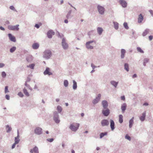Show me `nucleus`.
I'll return each instance as SVG.
<instances>
[{
    "label": "nucleus",
    "mask_w": 153,
    "mask_h": 153,
    "mask_svg": "<svg viewBox=\"0 0 153 153\" xmlns=\"http://www.w3.org/2000/svg\"><path fill=\"white\" fill-rule=\"evenodd\" d=\"M5 65L4 64L2 63H0V68H2L4 67Z\"/></svg>",
    "instance_id": "nucleus-54"
},
{
    "label": "nucleus",
    "mask_w": 153,
    "mask_h": 153,
    "mask_svg": "<svg viewBox=\"0 0 153 153\" xmlns=\"http://www.w3.org/2000/svg\"><path fill=\"white\" fill-rule=\"evenodd\" d=\"M79 123H73L71 124L69 128L73 131H76L79 128Z\"/></svg>",
    "instance_id": "nucleus-2"
},
{
    "label": "nucleus",
    "mask_w": 153,
    "mask_h": 153,
    "mask_svg": "<svg viewBox=\"0 0 153 153\" xmlns=\"http://www.w3.org/2000/svg\"><path fill=\"white\" fill-rule=\"evenodd\" d=\"M16 144H15V143H13L12 146V149H13V148H14L15 146V145H16Z\"/></svg>",
    "instance_id": "nucleus-63"
},
{
    "label": "nucleus",
    "mask_w": 153,
    "mask_h": 153,
    "mask_svg": "<svg viewBox=\"0 0 153 153\" xmlns=\"http://www.w3.org/2000/svg\"><path fill=\"white\" fill-rule=\"evenodd\" d=\"M18 95L20 97H23L24 96V95L23 94V93L21 92H19L18 94Z\"/></svg>",
    "instance_id": "nucleus-47"
},
{
    "label": "nucleus",
    "mask_w": 153,
    "mask_h": 153,
    "mask_svg": "<svg viewBox=\"0 0 153 153\" xmlns=\"http://www.w3.org/2000/svg\"><path fill=\"white\" fill-rule=\"evenodd\" d=\"M47 140L50 142H52L53 140L54 139L53 138H48L47 139Z\"/></svg>",
    "instance_id": "nucleus-51"
},
{
    "label": "nucleus",
    "mask_w": 153,
    "mask_h": 153,
    "mask_svg": "<svg viewBox=\"0 0 153 153\" xmlns=\"http://www.w3.org/2000/svg\"><path fill=\"white\" fill-rule=\"evenodd\" d=\"M98 33L99 35H100L102 33L103 30L102 28L100 27H98L97 29Z\"/></svg>",
    "instance_id": "nucleus-26"
},
{
    "label": "nucleus",
    "mask_w": 153,
    "mask_h": 153,
    "mask_svg": "<svg viewBox=\"0 0 153 153\" xmlns=\"http://www.w3.org/2000/svg\"><path fill=\"white\" fill-rule=\"evenodd\" d=\"M8 36L9 39L12 42H15L16 41V39L15 37L13 36L11 33H9L8 34Z\"/></svg>",
    "instance_id": "nucleus-15"
},
{
    "label": "nucleus",
    "mask_w": 153,
    "mask_h": 153,
    "mask_svg": "<svg viewBox=\"0 0 153 153\" xmlns=\"http://www.w3.org/2000/svg\"><path fill=\"white\" fill-rule=\"evenodd\" d=\"M31 153H33L34 152L35 153H39V151L38 148L35 146L32 149H31L30 151Z\"/></svg>",
    "instance_id": "nucleus-19"
},
{
    "label": "nucleus",
    "mask_w": 153,
    "mask_h": 153,
    "mask_svg": "<svg viewBox=\"0 0 153 153\" xmlns=\"http://www.w3.org/2000/svg\"><path fill=\"white\" fill-rule=\"evenodd\" d=\"M26 59L27 62H30L33 59V57L31 56H29L27 57Z\"/></svg>",
    "instance_id": "nucleus-32"
},
{
    "label": "nucleus",
    "mask_w": 153,
    "mask_h": 153,
    "mask_svg": "<svg viewBox=\"0 0 153 153\" xmlns=\"http://www.w3.org/2000/svg\"><path fill=\"white\" fill-rule=\"evenodd\" d=\"M52 55L51 52L50 50H46L43 52V57L46 59H49Z\"/></svg>",
    "instance_id": "nucleus-1"
},
{
    "label": "nucleus",
    "mask_w": 153,
    "mask_h": 153,
    "mask_svg": "<svg viewBox=\"0 0 153 153\" xmlns=\"http://www.w3.org/2000/svg\"><path fill=\"white\" fill-rule=\"evenodd\" d=\"M71 12L72 10H70L68 12L66 15V18L67 19H68L71 18Z\"/></svg>",
    "instance_id": "nucleus-35"
},
{
    "label": "nucleus",
    "mask_w": 153,
    "mask_h": 153,
    "mask_svg": "<svg viewBox=\"0 0 153 153\" xmlns=\"http://www.w3.org/2000/svg\"><path fill=\"white\" fill-rule=\"evenodd\" d=\"M101 95L100 94H99L96 98L93 100L92 101V103L95 105L98 102L100 99Z\"/></svg>",
    "instance_id": "nucleus-8"
},
{
    "label": "nucleus",
    "mask_w": 153,
    "mask_h": 153,
    "mask_svg": "<svg viewBox=\"0 0 153 153\" xmlns=\"http://www.w3.org/2000/svg\"><path fill=\"white\" fill-rule=\"evenodd\" d=\"M91 67L93 69H94L97 67L95 66L93 63L91 64Z\"/></svg>",
    "instance_id": "nucleus-56"
},
{
    "label": "nucleus",
    "mask_w": 153,
    "mask_h": 153,
    "mask_svg": "<svg viewBox=\"0 0 153 153\" xmlns=\"http://www.w3.org/2000/svg\"><path fill=\"white\" fill-rule=\"evenodd\" d=\"M113 24L115 29L116 30H117L119 28L118 23L117 22H114Z\"/></svg>",
    "instance_id": "nucleus-31"
},
{
    "label": "nucleus",
    "mask_w": 153,
    "mask_h": 153,
    "mask_svg": "<svg viewBox=\"0 0 153 153\" xmlns=\"http://www.w3.org/2000/svg\"><path fill=\"white\" fill-rule=\"evenodd\" d=\"M124 69L128 72L129 71V65L127 63H125L124 65Z\"/></svg>",
    "instance_id": "nucleus-28"
},
{
    "label": "nucleus",
    "mask_w": 153,
    "mask_h": 153,
    "mask_svg": "<svg viewBox=\"0 0 153 153\" xmlns=\"http://www.w3.org/2000/svg\"><path fill=\"white\" fill-rule=\"evenodd\" d=\"M146 116V111H145L142 114V116L140 117V119L141 121H143L145 119Z\"/></svg>",
    "instance_id": "nucleus-21"
},
{
    "label": "nucleus",
    "mask_w": 153,
    "mask_h": 153,
    "mask_svg": "<svg viewBox=\"0 0 153 153\" xmlns=\"http://www.w3.org/2000/svg\"><path fill=\"white\" fill-rule=\"evenodd\" d=\"M25 85L27 87V88H28L30 90L32 91V88L30 87V85L28 84L27 83H25Z\"/></svg>",
    "instance_id": "nucleus-42"
},
{
    "label": "nucleus",
    "mask_w": 153,
    "mask_h": 153,
    "mask_svg": "<svg viewBox=\"0 0 153 153\" xmlns=\"http://www.w3.org/2000/svg\"><path fill=\"white\" fill-rule=\"evenodd\" d=\"M86 46L87 48L88 49H93V47L92 46L90 45L89 44L87 43H86Z\"/></svg>",
    "instance_id": "nucleus-37"
},
{
    "label": "nucleus",
    "mask_w": 153,
    "mask_h": 153,
    "mask_svg": "<svg viewBox=\"0 0 153 153\" xmlns=\"http://www.w3.org/2000/svg\"><path fill=\"white\" fill-rule=\"evenodd\" d=\"M35 27H36V28H37V29H38L39 28V27H40V26L38 24H36L35 25Z\"/></svg>",
    "instance_id": "nucleus-58"
},
{
    "label": "nucleus",
    "mask_w": 153,
    "mask_h": 153,
    "mask_svg": "<svg viewBox=\"0 0 153 153\" xmlns=\"http://www.w3.org/2000/svg\"><path fill=\"white\" fill-rule=\"evenodd\" d=\"M102 113L105 116H108L110 113V110L108 108L103 109L102 111Z\"/></svg>",
    "instance_id": "nucleus-9"
},
{
    "label": "nucleus",
    "mask_w": 153,
    "mask_h": 153,
    "mask_svg": "<svg viewBox=\"0 0 153 153\" xmlns=\"http://www.w3.org/2000/svg\"><path fill=\"white\" fill-rule=\"evenodd\" d=\"M68 85V82L67 80H65L64 81V85L65 87H67Z\"/></svg>",
    "instance_id": "nucleus-40"
},
{
    "label": "nucleus",
    "mask_w": 153,
    "mask_h": 153,
    "mask_svg": "<svg viewBox=\"0 0 153 153\" xmlns=\"http://www.w3.org/2000/svg\"><path fill=\"white\" fill-rule=\"evenodd\" d=\"M20 141V140L19 139H16V138H15V144H18Z\"/></svg>",
    "instance_id": "nucleus-49"
},
{
    "label": "nucleus",
    "mask_w": 153,
    "mask_h": 153,
    "mask_svg": "<svg viewBox=\"0 0 153 153\" xmlns=\"http://www.w3.org/2000/svg\"><path fill=\"white\" fill-rule=\"evenodd\" d=\"M109 122L107 119H103L101 120V124L102 127L107 126L109 125Z\"/></svg>",
    "instance_id": "nucleus-7"
},
{
    "label": "nucleus",
    "mask_w": 153,
    "mask_h": 153,
    "mask_svg": "<svg viewBox=\"0 0 153 153\" xmlns=\"http://www.w3.org/2000/svg\"><path fill=\"white\" fill-rule=\"evenodd\" d=\"M153 36L152 35H150V36H149V40H151L152 39H153Z\"/></svg>",
    "instance_id": "nucleus-60"
},
{
    "label": "nucleus",
    "mask_w": 153,
    "mask_h": 153,
    "mask_svg": "<svg viewBox=\"0 0 153 153\" xmlns=\"http://www.w3.org/2000/svg\"><path fill=\"white\" fill-rule=\"evenodd\" d=\"M108 134V132H102L100 133V139L102 138L105 136L107 135Z\"/></svg>",
    "instance_id": "nucleus-30"
},
{
    "label": "nucleus",
    "mask_w": 153,
    "mask_h": 153,
    "mask_svg": "<svg viewBox=\"0 0 153 153\" xmlns=\"http://www.w3.org/2000/svg\"><path fill=\"white\" fill-rule=\"evenodd\" d=\"M62 45L64 49L66 50L68 48V45L66 42L65 39L63 38L62 40Z\"/></svg>",
    "instance_id": "nucleus-4"
},
{
    "label": "nucleus",
    "mask_w": 153,
    "mask_h": 153,
    "mask_svg": "<svg viewBox=\"0 0 153 153\" xmlns=\"http://www.w3.org/2000/svg\"><path fill=\"white\" fill-rule=\"evenodd\" d=\"M149 11L151 15L152 16H153V11L152 10H149Z\"/></svg>",
    "instance_id": "nucleus-57"
},
{
    "label": "nucleus",
    "mask_w": 153,
    "mask_h": 153,
    "mask_svg": "<svg viewBox=\"0 0 153 153\" xmlns=\"http://www.w3.org/2000/svg\"><path fill=\"white\" fill-rule=\"evenodd\" d=\"M94 42V41L92 40V41H91L88 42L86 43H87L88 44H90V43H91L93 42Z\"/></svg>",
    "instance_id": "nucleus-61"
},
{
    "label": "nucleus",
    "mask_w": 153,
    "mask_h": 153,
    "mask_svg": "<svg viewBox=\"0 0 153 153\" xmlns=\"http://www.w3.org/2000/svg\"><path fill=\"white\" fill-rule=\"evenodd\" d=\"M119 121L120 123H122L123 121V116L121 114H120L119 115Z\"/></svg>",
    "instance_id": "nucleus-34"
},
{
    "label": "nucleus",
    "mask_w": 153,
    "mask_h": 153,
    "mask_svg": "<svg viewBox=\"0 0 153 153\" xmlns=\"http://www.w3.org/2000/svg\"><path fill=\"white\" fill-rule=\"evenodd\" d=\"M23 92L24 94L27 97H29L30 95L29 93L27 92V90L25 88L23 89Z\"/></svg>",
    "instance_id": "nucleus-29"
},
{
    "label": "nucleus",
    "mask_w": 153,
    "mask_h": 153,
    "mask_svg": "<svg viewBox=\"0 0 153 153\" xmlns=\"http://www.w3.org/2000/svg\"><path fill=\"white\" fill-rule=\"evenodd\" d=\"M42 129L39 127H36L34 129V133L38 135L41 134L42 133Z\"/></svg>",
    "instance_id": "nucleus-6"
},
{
    "label": "nucleus",
    "mask_w": 153,
    "mask_h": 153,
    "mask_svg": "<svg viewBox=\"0 0 153 153\" xmlns=\"http://www.w3.org/2000/svg\"><path fill=\"white\" fill-rule=\"evenodd\" d=\"M30 79L29 77H27L26 81L25 82V83H27V82H30Z\"/></svg>",
    "instance_id": "nucleus-53"
},
{
    "label": "nucleus",
    "mask_w": 153,
    "mask_h": 153,
    "mask_svg": "<svg viewBox=\"0 0 153 153\" xmlns=\"http://www.w3.org/2000/svg\"><path fill=\"white\" fill-rule=\"evenodd\" d=\"M149 31V29H146L143 33L142 35L143 36H145L148 33Z\"/></svg>",
    "instance_id": "nucleus-36"
},
{
    "label": "nucleus",
    "mask_w": 153,
    "mask_h": 153,
    "mask_svg": "<svg viewBox=\"0 0 153 153\" xmlns=\"http://www.w3.org/2000/svg\"><path fill=\"white\" fill-rule=\"evenodd\" d=\"M0 29L2 30H5V29L2 26H0Z\"/></svg>",
    "instance_id": "nucleus-64"
},
{
    "label": "nucleus",
    "mask_w": 153,
    "mask_h": 153,
    "mask_svg": "<svg viewBox=\"0 0 153 153\" xmlns=\"http://www.w3.org/2000/svg\"><path fill=\"white\" fill-rule=\"evenodd\" d=\"M97 8L99 13L101 14H103L105 11V8L102 6L98 5Z\"/></svg>",
    "instance_id": "nucleus-10"
},
{
    "label": "nucleus",
    "mask_w": 153,
    "mask_h": 153,
    "mask_svg": "<svg viewBox=\"0 0 153 153\" xmlns=\"http://www.w3.org/2000/svg\"><path fill=\"white\" fill-rule=\"evenodd\" d=\"M16 49V47L15 46L12 47L10 50V51L11 53H13L15 51Z\"/></svg>",
    "instance_id": "nucleus-39"
},
{
    "label": "nucleus",
    "mask_w": 153,
    "mask_h": 153,
    "mask_svg": "<svg viewBox=\"0 0 153 153\" xmlns=\"http://www.w3.org/2000/svg\"><path fill=\"white\" fill-rule=\"evenodd\" d=\"M137 51L140 53H144V51L141 49V48L139 47H137Z\"/></svg>",
    "instance_id": "nucleus-41"
},
{
    "label": "nucleus",
    "mask_w": 153,
    "mask_h": 153,
    "mask_svg": "<svg viewBox=\"0 0 153 153\" xmlns=\"http://www.w3.org/2000/svg\"><path fill=\"white\" fill-rule=\"evenodd\" d=\"M1 75L2 77L3 78H5L6 76V74L4 71L2 72H1Z\"/></svg>",
    "instance_id": "nucleus-44"
},
{
    "label": "nucleus",
    "mask_w": 153,
    "mask_h": 153,
    "mask_svg": "<svg viewBox=\"0 0 153 153\" xmlns=\"http://www.w3.org/2000/svg\"><path fill=\"white\" fill-rule=\"evenodd\" d=\"M39 44L37 43H35L33 44L32 48L34 50L38 49L39 47Z\"/></svg>",
    "instance_id": "nucleus-20"
},
{
    "label": "nucleus",
    "mask_w": 153,
    "mask_h": 153,
    "mask_svg": "<svg viewBox=\"0 0 153 153\" xmlns=\"http://www.w3.org/2000/svg\"><path fill=\"white\" fill-rule=\"evenodd\" d=\"M125 137L126 139L128 140L129 141H130L131 140V138L127 134L126 135Z\"/></svg>",
    "instance_id": "nucleus-46"
},
{
    "label": "nucleus",
    "mask_w": 153,
    "mask_h": 153,
    "mask_svg": "<svg viewBox=\"0 0 153 153\" xmlns=\"http://www.w3.org/2000/svg\"><path fill=\"white\" fill-rule=\"evenodd\" d=\"M102 104L104 109L107 108L108 106V103L106 100H103L102 102Z\"/></svg>",
    "instance_id": "nucleus-16"
},
{
    "label": "nucleus",
    "mask_w": 153,
    "mask_h": 153,
    "mask_svg": "<svg viewBox=\"0 0 153 153\" xmlns=\"http://www.w3.org/2000/svg\"><path fill=\"white\" fill-rule=\"evenodd\" d=\"M54 34V32L52 30H49L47 32V36L49 38H51L52 37V35Z\"/></svg>",
    "instance_id": "nucleus-12"
},
{
    "label": "nucleus",
    "mask_w": 153,
    "mask_h": 153,
    "mask_svg": "<svg viewBox=\"0 0 153 153\" xmlns=\"http://www.w3.org/2000/svg\"><path fill=\"white\" fill-rule=\"evenodd\" d=\"M50 68L48 67H47L45 70L43 74L44 75H48V76L52 75L53 73L50 71Z\"/></svg>",
    "instance_id": "nucleus-11"
},
{
    "label": "nucleus",
    "mask_w": 153,
    "mask_h": 153,
    "mask_svg": "<svg viewBox=\"0 0 153 153\" xmlns=\"http://www.w3.org/2000/svg\"><path fill=\"white\" fill-rule=\"evenodd\" d=\"M6 128L7 133H9L12 130V128L8 125L6 126Z\"/></svg>",
    "instance_id": "nucleus-27"
},
{
    "label": "nucleus",
    "mask_w": 153,
    "mask_h": 153,
    "mask_svg": "<svg viewBox=\"0 0 153 153\" xmlns=\"http://www.w3.org/2000/svg\"><path fill=\"white\" fill-rule=\"evenodd\" d=\"M110 126L112 131H113L115 129V123L114 120L111 119L110 120Z\"/></svg>",
    "instance_id": "nucleus-14"
},
{
    "label": "nucleus",
    "mask_w": 153,
    "mask_h": 153,
    "mask_svg": "<svg viewBox=\"0 0 153 153\" xmlns=\"http://www.w3.org/2000/svg\"><path fill=\"white\" fill-rule=\"evenodd\" d=\"M119 3L123 7L125 8L127 6V3L125 0H120Z\"/></svg>",
    "instance_id": "nucleus-13"
},
{
    "label": "nucleus",
    "mask_w": 153,
    "mask_h": 153,
    "mask_svg": "<svg viewBox=\"0 0 153 153\" xmlns=\"http://www.w3.org/2000/svg\"><path fill=\"white\" fill-rule=\"evenodd\" d=\"M5 98L8 100H10V96L8 95H6L5 96Z\"/></svg>",
    "instance_id": "nucleus-55"
},
{
    "label": "nucleus",
    "mask_w": 153,
    "mask_h": 153,
    "mask_svg": "<svg viewBox=\"0 0 153 153\" xmlns=\"http://www.w3.org/2000/svg\"><path fill=\"white\" fill-rule=\"evenodd\" d=\"M110 83L111 85L113 86L114 88H116L118 85V82L114 80H111L110 81Z\"/></svg>",
    "instance_id": "nucleus-18"
},
{
    "label": "nucleus",
    "mask_w": 153,
    "mask_h": 153,
    "mask_svg": "<svg viewBox=\"0 0 153 153\" xmlns=\"http://www.w3.org/2000/svg\"><path fill=\"white\" fill-rule=\"evenodd\" d=\"M134 117H133L129 120V127L131 128L134 123Z\"/></svg>",
    "instance_id": "nucleus-24"
},
{
    "label": "nucleus",
    "mask_w": 153,
    "mask_h": 153,
    "mask_svg": "<svg viewBox=\"0 0 153 153\" xmlns=\"http://www.w3.org/2000/svg\"><path fill=\"white\" fill-rule=\"evenodd\" d=\"M35 65L34 64H31L27 65V67L31 69H33Z\"/></svg>",
    "instance_id": "nucleus-38"
},
{
    "label": "nucleus",
    "mask_w": 153,
    "mask_h": 153,
    "mask_svg": "<svg viewBox=\"0 0 153 153\" xmlns=\"http://www.w3.org/2000/svg\"><path fill=\"white\" fill-rule=\"evenodd\" d=\"M121 55L120 57L121 59H123L124 58L125 55L126 53L125 50L123 49H122L121 50Z\"/></svg>",
    "instance_id": "nucleus-17"
},
{
    "label": "nucleus",
    "mask_w": 153,
    "mask_h": 153,
    "mask_svg": "<svg viewBox=\"0 0 153 153\" xmlns=\"http://www.w3.org/2000/svg\"><path fill=\"white\" fill-rule=\"evenodd\" d=\"M123 26L126 29H128L129 28L128 27V25L127 23L125 22L123 24Z\"/></svg>",
    "instance_id": "nucleus-43"
},
{
    "label": "nucleus",
    "mask_w": 153,
    "mask_h": 153,
    "mask_svg": "<svg viewBox=\"0 0 153 153\" xmlns=\"http://www.w3.org/2000/svg\"><path fill=\"white\" fill-rule=\"evenodd\" d=\"M127 105L126 103H124L121 106V109L122 111V112L124 113L126 109Z\"/></svg>",
    "instance_id": "nucleus-22"
},
{
    "label": "nucleus",
    "mask_w": 153,
    "mask_h": 153,
    "mask_svg": "<svg viewBox=\"0 0 153 153\" xmlns=\"http://www.w3.org/2000/svg\"><path fill=\"white\" fill-rule=\"evenodd\" d=\"M57 109L58 111V113H60L62 111V108L60 105H58L57 108Z\"/></svg>",
    "instance_id": "nucleus-33"
},
{
    "label": "nucleus",
    "mask_w": 153,
    "mask_h": 153,
    "mask_svg": "<svg viewBox=\"0 0 153 153\" xmlns=\"http://www.w3.org/2000/svg\"><path fill=\"white\" fill-rule=\"evenodd\" d=\"M19 25H9L8 27V28L9 30H16L18 31L19 30V28L18 27Z\"/></svg>",
    "instance_id": "nucleus-5"
},
{
    "label": "nucleus",
    "mask_w": 153,
    "mask_h": 153,
    "mask_svg": "<svg viewBox=\"0 0 153 153\" xmlns=\"http://www.w3.org/2000/svg\"><path fill=\"white\" fill-rule=\"evenodd\" d=\"M149 61V59L147 58H145L143 60V62L146 63H148Z\"/></svg>",
    "instance_id": "nucleus-48"
},
{
    "label": "nucleus",
    "mask_w": 153,
    "mask_h": 153,
    "mask_svg": "<svg viewBox=\"0 0 153 153\" xmlns=\"http://www.w3.org/2000/svg\"><path fill=\"white\" fill-rule=\"evenodd\" d=\"M53 117L54 121L56 123H59L60 122V120L59 114L57 111H54L53 114Z\"/></svg>",
    "instance_id": "nucleus-3"
},
{
    "label": "nucleus",
    "mask_w": 153,
    "mask_h": 153,
    "mask_svg": "<svg viewBox=\"0 0 153 153\" xmlns=\"http://www.w3.org/2000/svg\"><path fill=\"white\" fill-rule=\"evenodd\" d=\"M137 75L136 74H134L132 76L133 78H136L137 77Z\"/></svg>",
    "instance_id": "nucleus-62"
},
{
    "label": "nucleus",
    "mask_w": 153,
    "mask_h": 153,
    "mask_svg": "<svg viewBox=\"0 0 153 153\" xmlns=\"http://www.w3.org/2000/svg\"><path fill=\"white\" fill-rule=\"evenodd\" d=\"M73 88L74 90H76L77 88V82L75 80H73Z\"/></svg>",
    "instance_id": "nucleus-25"
},
{
    "label": "nucleus",
    "mask_w": 153,
    "mask_h": 153,
    "mask_svg": "<svg viewBox=\"0 0 153 153\" xmlns=\"http://www.w3.org/2000/svg\"><path fill=\"white\" fill-rule=\"evenodd\" d=\"M121 99L122 100L124 101L125 100V97L124 96H122L121 97Z\"/></svg>",
    "instance_id": "nucleus-59"
},
{
    "label": "nucleus",
    "mask_w": 153,
    "mask_h": 153,
    "mask_svg": "<svg viewBox=\"0 0 153 153\" xmlns=\"http://www.w3.org/2000/svg\"><path fill=\"white\" fill-rule=\"evenodd\" d=\"M10 8L11 10L17 11L16 10L14 7L13 6H10Z\"/></svg>",
    "instance_id": "nucleus-50"
},
{
    "label": "nucleus",
    "mask_w": 153,
    "mask_h": 153,
    "mask_svg": "<svg viewBox=\"0 0 153 153\" xmlns=\"http://www.w3.org/2000/svg\"><path fill=\"white\" fill-rule=\"evenodd\" d=\"M8 86H6L5 87L4 93L5 94L9 92V91L8 90Z\"/></svg>",
    "instance_id": "nucleus-45"
},
{
    "label": "nucleus",
    "mask_w": 153,
    "mask_h": 153,
    "mask_svg": "<svg viewBox=\"0 0 153 153\" xmlns=\"http://www.w3.org/2000/svg\"><path fill=\"white\" fill-rule=\"evenodd\" d=\"M143 19V17L141 14H140L138 16V22L139 23H140L142 22V21Z\"/></svg>",
    "instance_id": "nucleus-23"
},
{
    "label": "nucleus",
    "mask_w": 153,
    "mask_h": 153,
    "mask_svg": "<svg viewBox=\"0 0 153 153\" xmlns=\"http://www.w3.org/2000/svg\"><path fill=\"white\" fill-rule=\"evenodd\" d=\"M19 130H18L17 131V136L16 137H15V138H16V139H19Z\"/></svg>",
    "instance_id": "nucleus-52"
}]
</instances>
